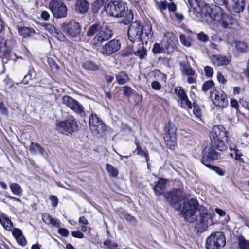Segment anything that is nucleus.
<instances>
[{"label": "nucleus", "mask_w": 249, "mask_h": 249, "mask_svg": "<svg viewBox=\"0 0 249 249\" xmlns=\"http://www.w3.org/2000/svg\"><path fill=\"white\" fill-rule=\"evenodd\" d=\"M189 4L193 12L196 13L197 17L204 18L208 17L212 12V8L205 2L198 0H189Z\"/></svg>", "instance_id": "423d86ee"}, {"label": "nucleus", "mask_w": 249, "mask_h": 249, "mask_svg": "<svg viewBox=\"0 0 249 249\" xmlns=\"http://www.w3.org/2000/svg\"><path fill=\"white\" fill-rule=\"evenodd\" d=\"M214 82L213 80H210L204 82L202 86V90L206 92L209 90L211 88L214 87Z\"/></svg>", "instance_id": "de8ad7c7"}, {"label": "nucleus", "mask_w": 249, "mask_h": 249, "mask_svg": "<svg viewBox=\"0 0 249 249\" xmlns=\"http://www.w3.org/2000/svg\"><path fill=\"white\" fill-rule=\"evenodd\" d=\"M121 44L118 40L112 39L107 42L101 48V52L104 55L108 56L120 49Z\"/></svg>", "instance_id": "4468645a"}, {"label": "nucleus", "mask_w": 249, "mask_h": 249, "mask_svg": "<svg viewBox=\"0 0 249 249\" xmlns=\"http://www.w3.org/2000/svg\"><path fill=\"white\" fill-rule=\"evenodd\" d=\"M89 6V3L86 0H78L76 3V10L81 14H84L88 12Z\"/></svg>", "instance_id": "b1692460"}, {"label": "nucleus", "mask_w": 249, "mask_h": 249, "mask_svg": "<svg viewBox=\"0 0 249 249\" xmlns=\"http://www.w3.org/2000/svg\"><path fill=\"white\" fill-rule=\"evenodd\" d=\"M49 199L51 201L52 206L54 208H55L58 203V200L57 197L55 196L51 195L49 196Z\"/></svg>", "instance_id": "13d9d810"}, {"label": "nucleus", "mask_w": 249, "mask_h": 249, "mask_svg": "<svg viewBox=\"0 0 249 249\" xmlns=\"http://www.w3.org/2000/svg\"><path fill=\"white\" fill-rule=\"evenodd\" d=\"M221 8L220 7L217 6L215 9H212V12L210 13L208 17H210L212 20H219V18H220V14L217 12V10H220Z\"/></svg>", "instance_id": "37998d69"}, {"label": "nucleus", "mask_w": 249, "mask_h": 249, "mask_svg": "<svg viewBox=\"0 0 249 249\" xmlns=\"http://www.w3.org/2000/svg\"><path fill=\"white\" fill-rule=\"evenodd\" d=\"M217 79L218 81L222 84H225L227 82V80L225 78L224 75L220 72L217 74Z\"/></svg>", "instance_id": "680f3d73"}, {"label": "nucleus", "mask_w": 249, "mask_h": 249, "mask_svg": "<svg viewBox=\"0 0 249 249\" xmlns=\"http://www.w3.org/2000/svg\"><path fill=\"white\" fill-rule=\"evenodd\" d=\"M82 67L85 69L92 71H95L99 69V66L91 61H88L83 63L82 64Z\"/></svg>", "instance_id": "473e14b6"}, {"label": "nucleus", "mask_w": 249, "mask_h": 249, "mask_svg": "<svg viewBox=\"0 0 249 249\" xmlns=\"http://www.w3.org/2000/svg\"><path fill=\"white\" fill-rule=\"evenodd\" d=\"M10 188L12 192L15 195L20 196L22 193V189L20 185L18 183H13L10 184Z\"/></svg>", "instance_id": "c9c22d12"}, {"label": "nucleus", "mask_w": 249, "mask_h": 249, "mask_svg": "<svg viewBox=\"0 0 249 249\" xmlns=\"http://www.w3.org/2000/svg\"><path fill=\"white\" fill-rule=\"evenodd\" d=\"M224 137H227V131L224 127L220 125L214 126L210 134V139H221Z\"/></svg>", "instance_id": "6ab92c4d"}, {"label": "nucleus", "mask_w": 249, "mask_h": 249, "mask_svg": "<svg viewBox=\"0 0 249 249\" xmlns=\"http://www.w3.org/2000/svg\"><path fill=\"white\" fill-rule=\"evenodd\" d=\"M211 60L213 64L216 66L227 65L231 61L229 58L221 55H213L211 57Z\"/></svg>", "instance_id": "412c9836"}, {"label": "nucleus", "mask_w": 249, "mask_h": 249, "mask_svg": "<svg viewBox=\"0 0 249 249\" xmlns=\"http://www.w3.org/2000/svg\"><path fill=\"white\" fill-rule=\"evenodd\" d=\"M210 168L215 171L219 176H223L224 175V171L219 167L211 165Z\"/></svg>", "instance_id": "bf43d9fd"}, {"label": "nucleus", "mask_w": 249, "mask_h": 249, "mask_svg": "<svg viewBox=\"0 0 249 249\" xmlns=\"http://www.w3.org/2000/svg\"><path fill=\"white\" fill-rule=\"evenodd\" d=\"M174 92L179 98H180L186 95L185 90L180 87H177L175 88L174 89Z\"/></svg>", "instance_id": "8fccbe9b"}, {"label": "nucleus", "mask_w": 249, "mask_h": 249, "mask_svg": "<svg viewBox=\"0 0 249 249\" xmlns=\"http://www.w3.org/2000/svg\"><path fill=\"white\" fill-rule=\"evenodd\" d=\"M230 1L225 7L229 10H232L236 13H240L244 10L245 6V0H236L235 1V0H231Z\"/></svg>", "instance_id": "a211bd4d"}, {"label": "nucleus", "mask_w": 249, "mask_h": 249, "mask_svg": "<svg viewBox=\"0 0 249 249\" xmlns=\"http://www.w3.org/2000/svg\"><path fill=\"white\" fill-rule=\"evenodd\" d=\"M106 169L112 177H115L118 174V170L110 164H107Z\"/></svg>", "instance_id": "a18cd8bd"}, {"label": "nucleus", "mask_w": 249, "mask_h": 249, "mask_svg": "<svg viewBox=\"0 0 249 249\" xmlns=\"http://www.w3.org/2000/svg\"><path fill=\"white\" fill-rule=\"evenodd\" d=\"M79 222L81 224L79 230L83 232H88L89 233V222L84 216H81L79 219Z\"/></svg>", "instance_id": "7c9ffc66"}, {"label": "nucleus", "mask_w": 249, "mask_h": 249, "mask_svg": "<svg viewBox=\"0 0 249 249\" xmlns=\"http://www.w3.org/2000/svg\"><path fill=\"white\" fill-rule=\"evenodd\" d=\"M231 106L233 108H237L239 106L238 101L234 99H231Z\"/></svg>", "instance_id": "774afa93"}, {"label": "nucleus", "mask_w": 249, "mask_h": 249, "mask_svg": "<svg viewBox=\"0 0 249 249\" xmlns=\"http://www.w3.org/2000/svg\"><path fill=\"white\" fill-rule=\"evenodd\" d=\"M235 47L237 52L240 53H245L248 52V44L243 41H235Z\"/></svg>", "instance_id": "c756f323"}, {"label": "nucleus", "mask_w": 249, "mask_h": 249, "mask_svg": "<svg viewBox=\"0 0 249 249\" xmlns=\"http://www.w3.org/2000/svg\"><path fill=\"white\" fill-rule=\"evenodd\" d=\"M177 128L173 123L169 122L168 124L166 125L164 129V136H169L177 137L176 136Z\"/></svg>", "instance_id": "a878e982"}, {"label": "nucleus", "mask_w": 249, "mask_h": 249, "mask_svg": "<svg viewBox=\"0 0 249 249\" xmlns=\"http://www.w3.org/2000/svg\"><path fill=\"white\" fill-rule=\"evenodd\" d=\"M115 76L117 81L119 85H124L130 80L128 75L124 71L119 72Z\"/></svg>", "instance_id": "c85d7f7f"}, {"label": "nucleus", "mask_w": 249, "mask_h": 249, "mask_svg": "<svg viewBox=\"0 0 249 249\" xmlns=\"http://www.w3.org/2000/svg\"><path fill=\"white\" fill-rule=\"evenodd\" d=\"M179 99H180V101H178V104L180 105L181 107L183 108L187 107L189 109H191L192 108V103L188 99L187 94Z\"/></svg>", "instance_id": "f704fd0d"}, {"label": "nucleus", "mask_w": 249, "mask_h": 249, "mask_svg": "<svg viewBox=\"0 0 249 249\" xmlns=\"http://www.w3.org/2000/svg\"><path fill=\"white\" fill-rule=\"evenodd\" d=\"M112 32L108 28H102L95 36L93 43L96 46H100L103 42L107 41L112 36Z\"/></svg>", "instance_id": "2eb2a0df"}, {"label": "nucleus", "mask_w": 249, "mask_h": 249, "mask_svg": "<svg viewBox=\"0 0 249 249\" xmlns=\"http://www.w3.org/2000/svg\"><path fill=\"white\" fill-rule=\"evenodd\" d=\"M231 150V156L234 158L236 160H239L240 162L244 163V161L241 157L243 156L241 152L238 149L235 148L233 149H230Z\"/></svg>", "instance_id": "e433bc0d"}, {"label": "nucleus", "mask_w": 249, "mask_h": 249, "mask_svg": "<svg viewBox=\"0 0 249 249\" xmlns=\"http://www.w3.org/2000/svg\"><path fill=\"white\" fill-rule=\"evenodd\" d=\"M62 102L64 105L80 116H84L85 115L83 105L72 97L64 96L62 98Z\"/></svg>", "instance_id": "f8f14e48"}, {"label": "nucleus", "mask_w": 249, "mask_h": 249, "mask_svg": "<svg viewBox=\"0 0 249 249\" xmlns=\"http://www.w3.org/2000/svg\"><path fill=\"white\" fill-rule=\"evenodd\" d=\"M211 98L213 104L218 107L223 108L227 107L228 101L226 93L222 90H213L211 92Z\"/></svg>", "instance_id": "ddd939ff"}, {"label": "nucleus", "mask_w": 249, "mask_h": 249, "mask_svg": "<svg viewBox=\"0 0 249 249\" xmlns=\"http://www.w3.org/2000/svg\"><path fill=\"white\" fill-rule=\"evenodd\" d=\"M219 23L224 28L236 29L239 27V24L236 20L226 13L220 14Z\"/></svg>", "instance_id": "dca6fc26"}, {"label": "nucleus", "mask_w": 249, "mask_h": 249, "mask_svg": "<svg viewBox=\"0 0 249 249\" xmlns=\"http://www.w3.org/2000/svg\"><path fill=\"white\" fill-rule=\"evenodd\" d=\"M166 185V181L164 179L160 178L156 183L154 188V191L156 195L157 196L162 195L165 191Z\"/></svg>", "instance_id": "5701e85b"}, {"label": "nucleus", "mask_w": 249, "mask_h": 249, "mask_svg": "<svg viewBox=\"0 0 249 249\" xmlns=\"http://www.w3.org/2000/svg\"><path fill=\"white\" fill-rule=\"evenodd\" d=\"M18 32L23 37L31 36L35 33L34 30L26 27L19 28Z\"/></svg>", "instance_id": "72a5a7b5"}, {"label": "nucleus", "mask_w": 249, "mask_h": 249, "mask_svg": "<svg viewBox=\"0 0 249 249\" xmlns=\"http://www.w3.org/2000/svg\"><path fill=\"white\" fill-rule=\"evenodd\" d=\"M103 3L104 2L102 0H95L92 6L93 10L96 12H98L99 9L102 7Z\"/></svg>", "instance_id": "09e8293b"}, {"label": "nucleus", "mask_w": 249, "mask_h": 249, "mask_svg": "<svg viewBox=\"0 0 249 249\" xmlns=\"http://www.w3.org/2000/svg\"><path fill=\"white\" fill-rule=\"evenodd\" d=\"M42 221L52 227L59 228L60 227V221L57 218L52 217L50 214L43 213L42 214Z\"/></svg>", "instance_id": "4be33fe9"}, {"label": "nucleus", "mask_w": 249, "mask_h": 249, "mask_svg": "<svg viewBox=\"0 0 249 249\" xmlns=\"http://www.w3.org/2000/svg\"><path fill=\"white\" fill-rule=\"evenodd\" d=\"M133 92L134 90L131 87L127 86L124 87L123 94L124 96L129 97L133 94Z\"/></svg>", "instance_id": "603ef678"}, {"label": "nucleus", "mask_w": 249, "mask_h": 249, "mask_svg": "<svg viewBox=\"0 0 249 249\" xmlns=\"http://www.w3.org/2000/svg\"><path fill=\"white\" fill-rule=\"evenodd\" d=\"M107 14L115 18H124L122 23L127 25L133 19V13L128 9L126 4L120 0L110 1L105 6Z\"/></svg>", "instance_id": "f03ea898"}, {"label": "nucleus", "mask_w": 249, "mask_h": 249, "mask_svg": "<svg viewBox=\"0 0 249 249\" xmlns=\"http://www.w3.org/2000/svg\"><path fill=\"white\" fill-rule=\"evenodd\" d=\"M17 242L21 246H24L26 243V240L23 234H13Z\"/></svg>", "instance_id": "c03bdc74"}, {"label": "nucleus", "mask_w": 249, "mask_h": 249, "mask_svg": "<svg viewBox=\"0 0 249 249\" xmlns=\"http://www.w3.org/2000/svg\"><path fill=\"white\" fill-rule=\"evenodd\" d=\"M146 32L141 41L138 42L136 50L134 52L135 55L138 56L141 59H144L147 56L146 49L144 48L143 43H146L152 37L153 34L152 33V26H147L145 27Z\"/></svg>", "instance_id": "0eeeda50"}, {"label": "nucleus", "mask_w": 249, "mask_h": 249, "mask_svg": "<svg viewBox=\"0 0 249 249\" xmlns=\"http://www.w3.org/2000/svg\"><path fill=\"white\" fill-rule=\"evenodd\" d=\"M182 195V190L181 189H173L164 195V197L173 206L178 204L180 200Z\"/></svg>", "instance_id": "f3484780"}, {"label": "nucleus", "mask_w": 249, "mask_h": 249, "mask_svg": "<svg viewBox=\"0 0 249 249\" xmlns=\"http://www.w3.org/2000/svg\"><path fill=\"white\" fill-rule=\"evenodd\" d=\"M147 26H151V25L147 24L142 26L140 21H136L132 22L129 26L127 32L129 40L133 43L141 41L143 35H145L146 32L144 28Z\"/></svg>", "instance_id": "7ed1b4c3"}, {"label": "nucleus", "mask_w": 249, "mask_h": 249, "mask_svg": "<svg viewBox=\"0 0 249 249\" xmlns=\"http://www.w3.org/2000/svg\"><path fill=\"white\" fill-rule=\"evenodd\" d=\"M90 129L93 135H102L106 130V126L96 114L92 113L89 119Z\"/></svg>", "instance_id": "9d476101"}, {"label": "nucleus", "mask_w": 249, "mask_h": 249, "mask_svg": "<svg viewBox=\"0 0 249 249\" xmlns=\"http://www.w3.org/2000/svg\"><path fill=\"white\" fill-rule=\"evenodd\" d=\"M211 141L212 146L216 148L218 150L224 151L227 149V147L226 145L221 139H212Z\"/></svg>", "instance_id": "bb28decb"}, {"label": "nucleus", "mask_w": 249, "mask_h": 249, "mask_svg": "<svg viewBox=\"0 0 249 249\" xmlns=\"http://www.w3.org/2000/svg\"><path fill=\"white\" fill-rule=\"evenodd\" d=\"M41 17L44 20L47 21L49 19L50 15L46 11H43L41 14Z\"/></svg>", "instance_id": "338daca9"}, {"label": "nucleus", "mask_w": 249, "mask_h": 249, "mask_svg": "<svg viewBox=\"0 0 249 249\" xmlns=\"http://www.w3.org/2000/svg\"><path fill=\"white\" fill-rule=\"evenodd\" d=\"M152 52L154 54H159L164 52V49L159 43H155L152 48Z\"/></svg>", "instance_id": "49530a36"}, {"label": "nucleus", "mask_w": 249, "mask_h": 249, "mask_svg": "<svg viewBox=\"0 0 249 249\" xmlns=\"http://www.w3.org/2000/svg\"><path fill=\"white\" fill-rule=\"evenodd\" d=\"M151 87L153 89L157 90L161 89V85L159 82L155 81L151 83Z\"/></svg>", "instance_id": "0e129e2a"}, {"label": "nucleus", "mask_w": 249, "mask_h": 249, "mask_svg": "<svg viewBox=\"0 0 249 249\" xmlns=\"http://www.w3.org/2000/svg\"><path fill=\"white\" fill-rule=\"evenodd\" d=\"M226 244L224 234H211L206 241L207 249H219Z\"/></svg>", "instance_id": "9b49d317"}, {"label": "nucleus", "mask_w": 249, "mask_h": 249, "mask_svg": "<svg viewBox=\"0 0 249 249\" xmlns=\"http://www.w3.org/2000/svg\"><path fill=\"white\" fill-rule=\"evenodd\" d=\"M197 38L199 40L203 42H207L209 39L208 36L203 32H201L198 34Z\"/></svg>", "instance_id": "4d7b16f0"}, {"label": "nucleus", "mask_w": 249, "mask_h": 249, "mask_svg": "<svg viewBox=\"0 0 249 249\" xmlns=\"http://www.w3.org/2000/svg\"><path fill=\"white\" fill-rule=\"evenodd\" d=\"M31 71H29L28 73L24 76L23 80V83L24 84H27L28 83V82L29 80H31L32 79V75L31 73Z\"/></svg>", "instance_id": "69168bd1"}, {"label": "nucleus", "mask_w": 249, "mask_h": 249, "mask_svg": "<svg viewBox=\"0 0 249 249\" xmlns=\"http://www.w3.org/2000/svg\"><path fill=\"white\" fill-rule=\"evenodd\" d=\"M180 70L182 73L185 75L188 76L195 75V71L190 65L187 66L185 63H181L180 64Z\"/></svg>", "instance_id": "cd10ccee"}, {"label": "nucleus", "mask_w": 249, "mask_h": 249, "mask_svg": "<svg viewBox=\"0 0 249 249\" xmlns=\"http://www.w3.org/2000/svg\"><path fill=\"white\" fill-rule=\"evenodd\" d=\"M0 222L4 229L9 231H12V233H22L20 229L14 228L12 222L7 217L3 215H0Z\"/></svg>", "instance_id": "aec40b11"}, {"label": "nucleus", "mask_w": 249, "mask_h": 249, "mask_svg": "<svg viewBox=\"0 0 249 249\" xmlns=\"http://www.w3.org/2000/svg\"><path fill=\"white\" fill-rule=\"evenodd\" d=\"M180 42L186 47L191 46V38L190 36L185 34H180L179 36Z\"/></svg>", "instance_id": "ea45409f"}, {"label": "nucleus", "mask_w": 249, "mask_h": 249, "mask_svg": "<svg viewBox=\"0 0 249 249\" xmlns=\"http://www.w3.org/2000/svg\"><path fill=\"white\" fill-rule=\"evenodd\" d=\"M135 143L137 146L136 152L137 154L141 156V157L143 156L145 158L146 162L148 163L149 160V154L147 152H145L142 149L141 145L139 144L137 142H135Z\"/></svg>", "instance_id": "58836bf2"}, {"label": "nucleus", "mask_w": 249, "mask_h": 249, "mask_svg": "<svg viewBox=\"0 0 249 249\" xmlns=\"http://www.w3.org/2000/svg\"><path fill=\"white\" fill-rule=\"evenodd\" d=\"M231 0H213L215 6L217 5H224L225 7L227 4H229L228 3L231 2Z\"/></svg>", "instance_id": "052dcab7"}, {"label": "nucleus", "mask_w": 249, "mask_h": 249, "mask_svg": "<svg viewBox=\"0 0 249 249\" xmlns=\"http://www.w3.org/2000/svg\"><path fill=\"white\" fill-rule=\"evenodd\" d=\"M56 127L58 131L63 134H72L77 130L78 124L73 116H69L65 120L57 122Z\"/></svg>", "instance_id": "20e7f679"}, {"label": "nucleus", "mask_w": 249, "mask_h": 249, "mask_svg": "<svg viewBox=\"0 0 249 249\" xmlns=\"http://www.w3.org/2000/svg\"><path fill=\"white\" fill-rule=\"evenodd\" d=\"M100 25L99 24H94L91 25L87 32V35L88 37H91L94 35L100 29Z\"/></svg>", "instance_id": "4c0bfd02"}, {"label": "nucleus", "mask_w": 249, "mask_h": 249, "mask_svg": "<svg viewBox=\"0 0 249 249\" xmlns=\"http://www.w3.org/2000/svg\"><path fill=\"white\" fill-rule=\"evenodd\" d=\"M202 154L201 163L209 168L211 167V162L218 160L220 156V153L216 152L212 145L206 146L203 149Z\"/></svg>", "instance_id": "1a4fd4ad"}, {"label": "nucleus", "mask_w": 249, "mask_h": 249, "mask_svg": "<svg viewBox=\"0 0 249 249\" xmlns=\"http://www.w3.org/2000/svg\"><path fill=\"white\" fill-rule=\"evenodd\" d=\"M49 8L56 18H61L67 15V7L62 0H52L49 3Z\"/></svg>", "instance_id": "6e6552de"}, {"label": "nucleus", "mask_w": 249, "mask_h": 249, "mask_svg": "<svg viewBox=\"0 0 249 249\" xmlns=\"http://www.w3.org/2000/svg\"><path fill=\"white\" fill-rule=\"evenodd\" d=\"M48 62L52 71L57 70L59 69V66L53 59L49 58L48 59Z\"/></svg>", "instance_id": "5fc2aeb1"}, {"label": "nucleus", "mask_w": 249, "mask_h": 249, "mask_svg": "<svg viewBox=\"0 0 249 249\" xmlns=\"http://www.w3.org/2000/svg\"><path fill=\"white\" fill-rule=\"evenodd\" d=\"M103 245L109 249H114L118 246V244L112 241L109 239H106L105 241H104L103 242Z\"/></svg>", "instance_id": "3c124183"}, {"label": "nucleus", "mask_w": 249, "mask_h": 249, "mask_svg": "<svg viewBox=\"0 0 249 249\" xmlns=\"http://www.w3.org/2000/svg\"><path fill=\"white\" fill-rule=\"evenodd\" d=\"M193 113L195 116L198 118L200 119L202 117L201 110L197 105H194Z\"/></svg>", "instance_id": "864d4df0"}, {"label": "nucleus", "mask_w": 249, "mask_h": 249, "mask_svg": "<svg viewBox=\"0 0 249 249\" xmlns=\"http://www.w3.org/2000/svg\"><path fill=\"white\" fill-rule=\"evenodd\" d=\"M164 37L167 39L168 46L170 45L169 42L174 43H178V38L172 32H167L164 34Z\"/></svg>", "instance_id": "a19ab883"}, {"label": "nucleus", "mask_w": 249, "mask_h": 249, "mask_svg": "<svg viewBox=\"0 0 249 249\" xmlns=\"http://www.w3.org/2000/svg\"><path fill=\"white\" fill-rule=\"evenodd\" d=\"M0 111L1 113L5 115H8V112L5 106L2 102H0Z\"/></svg>", "instance_id": "e2e57ef3"}, {"label": "nucleus", "mask_w": 249, "mask_h": 249, "mask_svg": "<svg viewBox=\"0 0 249 249\" xmlns=\"http://www.w3.org/2000/svg\"><path fill=\"white\" fill-rule=\"evenodd\" d=\"M29 151L32 154H36L39 153L41 155H44L45 150L44 148L38 143L31 142L29 148Z\"/></svg>", "instance_id": "393cba45"}, {"label": "nucleus", "mask_w": 249, "mask_h": 249, "mask_svg": "<svg viewBox=\"0 0 249 249\" xmlns=\"http://www.w3.org/2000/svg\"><path fill=\"white\" fill-rule=\"evenodd\" d=\"M62 27L63 31L73 40L77 41L81 39V26L79 23L71 21L67 24H63Z\"/></svg>", "instance_id": "39448f33"}, {"label": "nucleus", "mask_w": 249, "mask_h": 249, "mask_svg": "<svg viewBox=\"0 0 249 249\" xmlns=\"http://www.w3.org/2000/svg\"><path fill=\"white\" fill-rule=\"evenodd\" d=\"M238 240L241 249H249V242L246 240L242 235L238 237Z\"/></svg>", "instance_id": "79ce46f5"}, {"label": "nucleus", "mask_w": 249, "mask_h": 249, "mask_svg": "<svg viewBox=\"0 0 249 249\" xmlns=\"http://www.w3.org/2000/svg\"><path fill=\"white\" fill-rule=\"evenodd\" d=\"M205 74L208 77H211L213 74V69L209 66H207L204 67V69Z\"/></svg>", "instance_id": "6e6d98bb"}, {"label": "nucleus", "mask_w": 249, "mask_h": 249, "mask_svg": "<svg viewBox=\"0 0 249 249\" xmlns=\"http://www.w3.org/2000/svg\"><path fill=\"white\" fill-rule=\"evenodd\" d=\"M182 213L186 221L190 223L196 221L195 229L197 233L205 231L211 214L208 213L205 207L199 205L196 199H191L184 202Z\"/></svg>", "instance_id": "f257e3e1"}, {"label": "nucleus", "mask_w": 249, "mask_h": 249, "mask_svg": "<svg viewBox=\"0 0 249 249\" xmlns=\"http://www.w3.org/2000/svg\"><path fill=\"white\" fill-rule=\"evenodd\" d=\"M164 139L168 148L173 149L177 144V137H171L168 135L167 136H164Z\"/></svg>", "instance_id": "2f4dec72"}]
</instances>
